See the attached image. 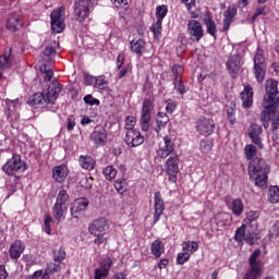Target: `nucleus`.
<instances>
[{
    "label": "nucleus",
    "instance_id": "obj_56",
    "mask_svg": "<svg viewBox=\"0 0 279 279\" xmlns=\"http://www.w3.org/2000/svg\"><path fill=\"white\" fill-rule=\"evenodd\" d=\"M260 217V214L258 211H248L246 214V219L245 221H248V223H252L253 221H256Z\"/></svg>",
    "mask_w": 279,
    "mask_h": 279
},
{
    "label": "nucleus",
    "instance_id": "obj_30",
    "mask_svg": "<svg viewBox=\"0 0 279 279\" xmlns=\"http://www.w3.org/2000/svg\"><path fill=\"white\" fill-rule=\"evenodd\" d=\"M29 106H47V96L45 93H36L32 99L28 100Z\"/></svg>",
    "mask_w": 279,
    "mask_h": 279
},
{
    "label": "nucleus",
    "instance_id": "obj_13",
    "mask_svg": "<svg viewBox=\"0 0 279 279\" xmlns=\"http://www.w3.org/2000/svg\"><path fill=\"white\" fill-rule=\"evenodd\" d=\"M226 64H227V71H229V74L231 75V77L236 78L239 76V73H241V70H242L241 54L236 53L229 57Z\"/></svg>",
    "mask_w": 279,
    "mask_h": 279
},
{
    "label": "nucleus",
    "instance_id": "obj_57",
    "mask_svg": "<svg viewBox=\"0 0 279 279\" xmlns=\"http://www.w3.org/2000/svg\"><path fill=\"white\" fill-rule=\"evenodd\" d=\"M96 80H97V77H95L88 73H84V81H85L86 86H93V84L95 85Z\"/></svg>",
    "mask_w": 279,
    "mask_h": 279
},
{
    "label": "nucleus",
    "instance_id": "obj_16",
    "mask_svg": "<svg viewBox=\"0 0 279 279\" xmlns=\"http://www.w3.org/2000/svg\"><path fill=\"white\" fill-rule=\"evenodd\" d=\"M12 64H14V54H12V48L7 47L3 54L0 56V80L3 78L2 71L11 69Z\"/></svg>",
    "mask_w": 279,
    "mask_h": 279
},
{
    "label": "nucleus",
    "instance_id": "obj_4",
    "mask_svg": "<svg viewBox=\"0 0 279 279\" xmlns=\"http://www.w3.org/2000/svg\"><path fill=\"white\" fill-rule=\"evenodd\" d=\"M66 202H69V194L66 191L61 190L53 206V217L57 221H60V219L64 217V213H66L68 209Z\"/></svg>",
    "mask_w": 279,
    "mask_h": 279
},
{
    "label": "nucleus",
    "instance_id": "obj_17",
    "mask_svg": "<svg viewBox=\"0 0 279 279\" xmlns=\"http://www.w3.org/2000/svg\"><path fill=\"white\" fill-rule=\"evenodd\" d=\"M125 143L129 147H138V145H143V143H145V137H143L141 131L130 130L126 131Z\"/></svg>",
    "mask_w": 279,
    "mask_h": 279
},
{
    "label": "nucleus",
    "instance_id": "obj_38",
    "mask_svg": "<svg viewBox=\"0 0 279 279\" xmlns=\"http://www.w3.org/2000/svg\"><path fill=\"white\" fill-rule=\"evenodd\" d=\"M268 199L271 204H278L279 202V187L272 186L268 191Z\"/></svg>",
    "mask_w": 279,
    "mask_h": 279
},
{
    "label": "nucleus",
    "instance_id": "obj_20",
    "mask_svg": "<svg viewBox=\"0 0 279 279\" xmlns=\"http://www.w3.org/2000/svg\"><path fill=\"white\" fill-rule=\"evenodd\" d=\"M187 32L197 43H199L204 36V28H202V24L195 20L189 22Z\"/></svg>",
    "mask_w": 279,
    "mask_h": 279
},
{
    "label": "nucleus",
    "instance_id": "obj_25",
    "mask_svg": "<svg viewBox=\"0 0 279 279\" xmlns=\"http://www.w3.org/2000/svg\"><path fill=\"white\" fill-rule=\"evenodd\" d=\"M223 32H228L230 29V25H232V22L234 21V17L236 16V7L231 5L223 12Z\"/></svg>",
    "mask_w": 279,
    "mask_h": 279
},
{
    "label": "nucleus",
    "instance_id": "obj_48",
    "mask_svg": "<svg viewBox=\"0 0 279 279\" xmlns=\"http://www.w3.org/2000/svg\"><path fill=\"white\" fill-rule=\"evenodd\" d=\"M110 267H112V259H110V257H107L100 262V269L102 271L110 274Z\"/></svg>",
    "mask_w": 279,
    "mask_h": 279
},
{
    "label": "nucleus",
    "instance_id": "obj_53",
    "mask_svg": "<svg viewBox=\"0 0 279 279\" xmlns=\"http://www.w3.org/2000/svg\"><path fill=\"white\" fill-rule=\"evenodd\" d=\"M150 29L155 36H158V34L162 32V20H157V22L153 24Z\"/></svg>",
    "mask_w": 279,
    "mask_h": 279
},
{
    "label": "nucleus",
    "instance_id": "obj_2",
    "mask_svg": "<svg viewBox=\"0 0 279 279\" xmlns=\"http://www.w3.org/2000/svg\"><path fill=\"white\" fill-rule=\"evenodd\" d=\"M109 228L110 227L108 226V220L106 218H98L89 225L88 231L90 232V234L96 236V239L94 240V243L96 245H101V243H106V238L104 235L108 232Z\"/></svg>",
    "mask_w": 279,
    "mask_h": 279
},
{
    "label": "nucleus",
    "instance_id": "obj_5",
    "mask_svg": "<svg viewBox=\"0 0 279 279\" xmlns=\"http://www.w3.org/2000/svg\"><path fill=\"white\" fill-rule=\"evenodd\" d=\"M64 7H60L50 14L51 29L54 34H62L64 27H66V24H64Z\"/></svg>",
    "mask_w": 279,
    "mask_h": 279
},
{
    "label": "nucleus",
    "instance_id": "obj_54",
    "mask_svg": "<svg viewBox=\"0 0 279 279\" xmlns=\"http://www.w3.org/2000/svg\"><path fill=\"white\" fill-rule=\"evenodd\" d=\"M174 88L179 90L180 95H184L185 87L184 84L182 83V77H177V80H174Z\"/></svg>",
    "mask_w": 279,
    "mask_h": 279
},
{
    "label": "nucleus",
    "instance_id": "obj_27",
    "mask_svg": "<svg viewBox=\"0 0 279 279\" xmlns=\"http://www.w3.org/2000/svg\"><path fill=\"white\" fill-rule=\"evenodd\" d=\"M25 252V244L23 242L16 240L10 247L9 254L11 258H21V254Z\"/></svg>",
    "mask_w": 279,
    "mask_h": 279
},
{
    "label": "nucleus",
    "instance_id": "obj_59",
    "mask_svg": "<svg viewBox=\"0 0 279 279\" xmlns=\"http://www.w3.org/2000/svg\"><path fill=\"white\" fill-rule=\"evenodd\" d=\"M108 274L106 270H101V268H97L95 270V279L108 278Z\"/></svg>",
    "mask_w": 279,
    "mask_h": 279
},
{
    "label": "nucleus",
    "instance_id": "obj_40",
    "mask_svg": "<svg viewBox=\"0 0 279 279\" xmlns=\"http://www.w3.org/2000/svg\"><path fill=\"white\" fill-rule=\"evenodd\" d=\"M197 250H199V244L197 242L183 243V252H190V254H193V252H197Z\"/></svg>",
    "mask_w": 279,
    "mask_h": 279
},
{
    "label": "nucleus",
    "instance_id": "obj_9",
    "mask_svg": "<svg viewBox=\"0 0 279 279\" xmlns=\"http://www.w3.org/2000/svg\"><path fill=\"white\" fill-rule=\"evenodd\" d=\"M264 101L268 104L279 105V90H278V81L268 80L266 81V95Z\"/></svg>",
    "mask_w": 279,
    "mask_h": 279
},
{
    "label": "nucleus",
    "instance_id": "obj_24",
    "mask_svg": "<svg viewBox=\"0 0 279 279\" xmlns=\"http://www.w3.org/2000/svg\"><path fill=\"white\" fill-rule=\"evenodd\" d=\"M241 99L243 108H252V105L254 104V89L252 86L247 85L244 87L241 93Z\"/></svg>",
    "mask_w": 279,
    "mask_h": 279
},
{
    "label": "nucleus",
    "instance_id": "obj_23",
    "mask_svg": "<svg viewBox=\"0 0 279 279\" xmlns=\"http://www.w3.org/2000/svg\"><path fill=\"white\" fill-rule=\"evenodd\" d=\"M162 213H165V201L162 199V195L160 194V192H156L154 223H158V221H160Z\"/></svg>",
    "mask_w": 279,
    "mask_h": 279
},
{
    "label": "nucleus",
    "instance_id": "obj_11",
    "mask_svg": "<svg viewBox=\"0 0 279 279\" xmlns=\"http://www.w3.org/2000/svg\"><path fill=\"white\" fill-rule=\"evenodd\" d=\"M196 131L202 136H210V134L215 132V122L213 121V119L201 117L196 121Z\"/></svg>",
    "mask_w": 279,
    "mask_h": 279
},
{
    "label": "nucleus",
    "instance_id": "obj_10",
    "mask_svg": "<svg viewBox=\"0 0 279 279\" xmlns=\"http://www.w3.org/2000/svg\"><path fill=\"white\" fill-rule=\"evenodd\" d=\"M260 256V250H255L250 259V267L251 270L246 272L243 279H256L258 276H260V264L258 263V257Z\"/></svg>",
    "mask_w": 279,
    "mask_h": 279
},
{
    "label": "nucleus",
    "instance_id": "obj_60",
    "mask_svg": "<svg viewBox=\"0 0 279 279\" xmlns=\"http://www.w3.org/2000/svg\"><path fill=\"white\" fill-rule=\"evenodd\" d=\"M114 189L118 193H123L125 191V181H116Z\"/></svg>",
    "mask_w": 279,
    "mask_h": 279
},
{
    "label": "nucleus",
    "instance_id": "obj_1",
    "mask_svg": "<svg viewBox=\"0 0 279 279\" xmlns=\"http://www.w3.org/2000/svg\"><path fill=\"white\" fill-rule=\"evenodd\" d=\"M269 171V165L263 158L255 157L248 165V175L258 189H267Z\"/></svg>",
    "mask_w": 279,
    "mask_h": 279
},
{
    "label": "nucleus",
    "instance_id": "obj_22",
    "mask_svg": "<svg viewBox=\"0 0 279 279\" xmlns=\"http://www.w3.org/2000/svg\"><path fill=\"white\" fill-rule=\"evenodd\" d=\"M90 140L95 145H105L108 141V133L106 129L102 126H97L95 131L90 135Z\"/></svg>",
    "mask_w": 279,
    "mask_h": 279
},
{
    "label": "nucleus",
    "instance_id": "obj_41",
    "mask_svg": "<svg viewBox=\"0 0 279 279\" xmlns=\"http://www.w3.org/2000/svg\"><path fill=\"white\" fill-rule=\"evenodd\" d=\"M104 175L106 180H114V178H117V169H114L112 166H108L104 170Z\"/></svg>",
    "mask_w": 279,
    "mask_h": 279
},
{
    "label": "nucleus",
    "instance_id": "obj_62",
    "mask_svg": "<svg viewBox=\"0 0 279 279\" xmlns=\"http://www.w3.org/2000/svg\"><path fill=\"white\" fill-rule=\"evenodd\" d=\"M244 241L248 243V245H254V243H256V235L248 233L244 236Z\"/></svg>",
    "mask_w": 279,
    "mask_h": 279
},
{
    "label": "nucleus",
    "instance_id": "obj_14",
    "mask_svg": "<svg viewBox=\"0 0 279 279\" xmlns=\"http://www.w3.org/2000/svg\"><path fill=\"white\" fill-rule=\"evenodd\" d=\"M264 110L260 113V121L264 128H267V122L271 121L272 117H276V110H278V105L274 102L263 101Z\"/></svg>",
    "mask_w": 279,
    "mask_h": 279
},
{
    "label": "nucleus",
    "instance_id": "obj_6",
    "mask_svg": "<svg viewBox=\"0 0 279 279\" xmlns=\"http://www.w3.org/2000/svg\"><path fill=\"white\" fill-rule=\"evenodd\" d=\"M2 169L7 175H14V173H23L27 168L25 167V162L21 160V156L13 155V157L5 162Z\"/></svg>",
    "mask_w": 279,
    "mask_h": 279
},
{
    "label": "nucleus",
    "instance_id": "obj_64",
    "mask_svg": "<svg viewBox=\"0 0 279 279\" xmlns=\"http://www.w3.org/2000/svg\"><path fill=\"white\" fill-rule=\"evenodd\" d=\"M185 3L189 12L193 14V8H195V0H182Z\"/></svg>",
    "mask_w": 279,
    "mask_h": 279
},
{
    "label": "nucleus",
    "instance_id": "obj_49",
    "mask_svg": "<svg viewBox=\"0 0 279 279\" xmlns=\"http://www.w3.org/2000/svg\"><path fill=\"white\" fill-rule=\"evenodd\" d=\"M213 149V143L210 141L203 140L201 142V151L208 154Z\"/></svg>",
    "mask_w": 279,
    "mask_h": 279
},
{
    "label": "nucleus",
    "instance_id": "obj_58",
    "mask_svg": "<svg viewBox=\"0 0 279 279\" xmlns=\"http://www.w3.org/2000/svg\"><path fill=\"white\" fill-rule=\"evenodd\" d=\"M128 73H132V66L126 65L124 66L118 74L119 80H123Z\"/></svg>",
    "mask_w": 279,
    "mask_h": 279
},
{
    "label": "nucleus",
    "instance_id": "obj_63",
    "mask_svg": "<svg viewBox=\"0 0 279 279\" xmlns=\"http://www.w3.org/2000/svg\"><path fill=\"white\" fill-rule=\"evenodd\" d=\"M75 128V118H73V116H70L68 118V125L66 129L69 132L73 131V129Z\"/></svg>",
    "mask_w": 279,
    "mask_h": 279
},
{
    "label": "nucleus",
    "instance_id": "obj_50",
    "mask_svg": "<svg viewBox=\"0 0 279 279\" xmlns=\"http://www.w3.org/2000/svg\"><path fill=\"white\" fill-rule=\"evenodd\" d=\"M189 258H191V254L187 251H185V253H179L177 262L179 265H184L186 260H189Z\"/></svg>",
    "mask_w": 279,
    "mask_h": 279
},
{
    "label": "nucleus",
    "instance_id": "obj_45",
    "mask_svg": "<svg viewBox=\"0 0 279 279\" xmlns=\"http://www.w3.org/2000/svg\"><path fill=\"white\" fill-rule=\"evenodd\" d=\"M245 236H246V234H245V225H242L240 228L236 229L234 239H235V241L241 243V242L244 241Z\"/></svg>",
    "mask_w": 279,
    "mask_h": 279
},
{
    "label": "nucleus",
    "instance_id": "obj_61",
    "mask_svg": "<svg viewBox=\"0 0 279 279\" xmlns=\"http://www.w3.org/2000/svg\"><path fill=\"white\" fill-rule=\"evenodd\" d=\"M48 271H50V274H56V272L60 271V263H58V264L50 263L48 265Z\"/></svg>",
    "mask_w": 279,
    "mask_h": 279
},
{
    "label": "nucleus",
    "instance_id": "obj_29",
    "mask_svg": "<svg viewBox=\"0 0 279 279\" xmlns=\"http://www.w3.org/2000/svg\"><path fill=\"white\" fill-rule=\"evenodd\" d=\"M232 221V215L228 213H219L216 215V223L220 228H226V226H230Z\"/></svg>",
    "mask_w": 279,
    "mask_h": 279
},
{
    "label": "nucleus",
    "instance_id": "obj_43",
    "mask_svg": "<svg viewBox=\"0 0 279 279\" xmlns=\"http://www.w3.org/2000/svg\"><path fill=\"white\" fill-rule=\"evenodd\" d=\"M205 25L207 27V32L211 36H215V34L217 32V26L215 25V21H213V19H210V17H207V19H205Z\"/></svg>",
    "mask_w": 279,
    "mask_h": 279
},
{
    "label": "nucleus",
    "instance_id": "obj_51",
    "mask_svg": "<svg viewBox=\"0 0 279 279\" xmlns=\"http://www.w3.org/2000/svg\"><path fill=\"white\" fill-rule=\"evenodd\" d=\"M51 215L45 214V232L46 234H51Z\"/></svg>",
    "mask_w": 279,
    "mask_h": 279
},
{
    "label": "nucleus",
    "instance_id": "obj_15",
    "mask_svg": "<svg viewBox=\"0 0 279 279\" xmlns=\"http://www.w3.org/2000/svg\"><path fill=\"white\" fill-rule=\"evenodd\" d=\"M167 173L170 182H178V173L180 172V159L178 156L170 157L167 162Z\"/></svg>",
    "mask_w": 279,
    "mask_h": 279
},
{
    "label": "nucleus",
    "instance_id": "obj_26",
    "mask_svg": "<svg viewBox=\"0 0 279 279\" xmlns=\"http://www.w3.org/2000/svg\"><path fill=\"white\" fill-rule=\"evenodd\" d=\"M165 145L157 150L159 158H168L170 154H173V142L170 136L163 137Z\"/></svg>",
    "mask_w": 279,
    "mask_h": 279
},
{
    "label": "nucleus",
    "instance_id": "obj_21",
    "mask_svg": "<svg viewBox=\"0 0 279 279\" xmlns=\"http://www.w3.org/2000/svg\"><path fill=\"white\" fill-rule=\"evenodd\" d=\"M88 208V199L80 198L73 203L71 207V215L74 219H78L84 214V210Z\"/></svg>",
    "mask_w": 279,
    "mask_h": 279
},
{
    "label": "nucleus",
    "instance_id": "obj_44",
    "mask_svg": "<svg viewBox=\"0 0 279 279\" xmlns=\"http://www.w3.org/2000/svg\"><path fill=\"white\" fill-rule=\"evenodd\" d=\"M64 258H66V252H64V250L59 248V250H54L53 251V260L54 263H62V260H64Z\"/></svg>",
    "mask_w": 279,
    "mask_h": 279
},
{
    "label": "nucleus",
    "instance_id": "obj_55",
    "mask_svg": "<svg viewBox=\"0 0 279 279\" xmlns=\"http://www.w3.org/2000/svg\"><path fill=\"white\" fill-rule=\"evenodd\" d=\"M172 73L174 75V80H178V77H182V73H184V66L173 65Z\"/></svg>",
    "mask_w": 279,
    "mask_h": 279
},
{
    "label": "nucleus",
    "instance_id": "obj_31",
    "mask_svg": "<svg viewBox=\"0 0 279 279\" xmlns=\"http://www.w3.org/2000/svg\"><path fill=\"white\" fill-rule=\"evenodd\" d=\"M156 123L157 128L155 129V131L157 132V134H159L161 130H165L167 128V123H169V116H167V113L165 112H158Z\"/></svg>",
    "mask_w": 279,
    "mask_h": 279
},
{
    "label": "nucleus",
    "instance_id": "obj_46",
    "mask_svg": "<svg viewBox=\"0 0 279 279\" xmlns=\"http://www.w3.org/2000/svg\"><path fill=\"white\" fill-rule=\"evenodd\" d=\"M167 5H159L156 9V16L158 21H162V19H165V16H167Z\"/></svg>",
    "mask_w": 279,
    "mask_h": 279
},
{
    "label": "nucleus",
    "instance_id": "obj_7",
    "mask_svg": "<svg viewBox=\"0 0 279 279\" xmlns=\"http://www.w3.org/2000/svg\"><path fill=\"white\" fill-rule=\"evenodd\" d=\"M154 111V102L151 99H145L142 106L141 116V128L142 132H147L149 130V123H151V112Z\"/></svg>",
    "mask_w": 279,
    "mask_h": 279
},
{
    "label": "nucleus",
    "instance_id": "obj_3",
    "mask_svg": "<svg viewBox=\"0 0 279 279\" xmlns=\"http://www.w3.org/2000/svg\"><path fill=\"white\" fill-rule=\"evenodd\" d=\"M255 80L263 84L265 82V75H267V61L263 56V50H257L254 57V70Z\"/></svg>",
    "mask_w": 279,
    "mask_h": 279
},
{
    "label": "nucleus",
    "instance_id": "obj_35",
    "mask_svg": "<svg viewBox=\"0 0 279 279\" xmlns=\"http://www.w3.org/2000/svg\"><path fill=\"white\" fill-rule=\"evenodd\" d=\"M131 49L134 53L141 56L143 49H145V41L143 39H133L131 41Z\"/></svg>",
    "mask_w": 279,
    "mask_h": 279
},
{
    "label": "nucleus",
    "instance_id": "obj_42",
    "mask_svg": "<svg viewBox=\"0 0 279 279\" xmlns=\"http://www.w3.org/2000/svg\"><path fill=\"white\" fill-rule=\"evenodd\" d=\"M107 86H108V80H106V76L96 77V83L94 87L98 88V90H106Z\"/></svg>",
    "mask_w": 279,
    "mask_h": 279
},
{
    "label": "nucleus",
    "instance_id": "obj_19",
    "mask_svg": "<svg viewBox=\"0 0 279 279\" xmlns=\"http://www.w3.org/2000/svg\"><path fill=\"white\" fill-rule=\"evenodd\" d=\"M60 93H62V85L56 81L50 83L47 93H44L47 98V104H56Z\"/></svg>",
    "mask_w": 279,
    "mask_h": 279
},
{
    "label": "nucleus",
    "instance_id": "obj_18",
    "mask_svg": "<svg viewBox=\"0 0 279 279\" xmlns=\"http://www.w3.org/2000/svg\"><path fill=\"white\" fill-rule=\"evenodd\" d=\"M23 27V15L21 12H13L7 20V29L9 32H19Z\"/></svg>",
    "mask_w": 279,
    "mask_h": 279
},
{
    "label": "nucleus",
    "instance_id": "obj_8",
    "mask_svg": "<svg viewBox=\"0 0 279 279\" xmlns=\"http://www.w3.org/2000/svg\"><path fill=\"white\" fill-rule=\"evenodd\" d=\"M90 8H93V0H76L74 3V14L76 21H84L90 13Z\"/></svg>",
    "mask_w": 279,
    "mask_h": 279
},
{
    "label": "nucleus",
    "instance_id": "obj_52",
    "mask_svg": "<svg viewBox=\"0 0 279 279\" xmlns=\"http://www.w3.org/2000/svg\"><path fill=\"white\" fill-rule=\"evenodd\" d=\"M84 101L85 104H87L88 106H99V99L93 97V95H86L84 96Z\"/></svg>",
    "mask_w": 279,
    "mask_h": 279
},
{
    "label": "nucleus",
    "instance_id": "obj_28",
    "mask_svg": "<svg viewBox=\"0 0 279 279\" xmlns=\"http://www.w3.org/2000/svg\"><path fill=\"white\" fill-rule=\"evenodd\" d=\"M66 175H69V170H66L65 166H58L52 170V178L56 182H64Z\"/></svg>",
    "mask_w": 279,
    "mask_h": 279
},
{
    "label": "nucleus",
    "instance_id": "obj_39",
    "mask_svg": "<svg viewBox=\"0 0 279 279\" xmlns=\"http://www.w3.org/2000/svg\"><path fill=\"white\" fill-rule=\"evenodd\" d=\"M256 146L254 144H248L244 147V154L247 160H254L256 158Z\"/></svg>",
    "mask_w": 279,
    "mask_h": 279
},
{
    "label": "nucleus",
    "instance_id": "obj_47",
    "mask_svg": "<svg viewBox=\"0 0 279 279\" xmlns=\"http://www.w3.org/2000/svg\"><path fill=\"white\" fill-rule=\"evenodd\" d=\"M134 125H136V118L134 116H129L125 118V130L130 132V130H134Z\"/></svg>",
    "mask_w": 279,
    "mask_h": 279
},
{
    "label": "nucleus",
    "instance_id": "obj_36",
    "mask_svg": "<svg viewBox=\"0 0 279 279\" xmlns=\"http://www.w3.org/2000/svg\"><path fill=\"white\" fill-rule=\"evenodd\" d=\"M5 106L8 108L7 117H12V112H15L16 108L21 107V102H19V99H5Z\"/></svg>",
    "mask_w": 279,
    "mask_h": 279
},
{
    "label": "nucleus",
    "instance_id": "obj_12",
    "mask_svg": "<svg viewBox=\"0 0 279 279\" xmlns=\"http://www.w3.org/2000/svg\"><path fill=\"white\" fill-rule=\"evenodd\" d=\"M248 138H251L252 143L256 145L259 149H263V126L256 123H252L247 129Z\"/></svg>",
    "mask_w": 279,
    "mask_h": 279
},
{
    "label": "nucleus",
    "instance_id": "obj_33",
    "mask_svg": "<svg viewBox=\"0 0 279 279\" xmlns=\"http://www.w3.org/2000/svg\"><path fill=\"white\" fill-rule=\"evenodd\" d=\"M162 252H165V245L160 240L154 241L151 244V254H154L156 258H160V256H162Z\"/></svg>",
    "mask_w": 279,
    "mask_h": 279
},
{
    "label": "nucleus",
    "instance_id": "obj_32",
    "mask_svg": "<svg viewBox=\"0 0 279 279\" xmlns=\"http://www.w3.org/2000/svg\"><path fill=\"white\" fill-rule=\"evenodd\" d=\"M243 208H245V206L243 205V201L236 198L231 202V210L236 217L243 215Z\"/></svg>",
    "mask_w": 279,
    "mask_h": 279
},
{
    "label": "nucleus",
    "instance_id": "obj_37",
    "mask_svg": "<svg viewBox=\"0 0 279 279\" xmlns=\"http://www.w3.org/2000/svg\"><path fill=\"white\" fill-rule=\"evenodd\" d=\"M236 105H232L230 107L227 106V119L231 123V125H234L236 123Z\"/></svg>",
    "mask_w": 279,
    "mask_h": 279
},
{
    "label": "nucleus",
    "instance_id": "obj_34",
    "mask_svg": "<svg viewBox=\"0 0 279 279\" xmlns=\"http://www.w3.org/2000/svg\"><path fill=\"white\" fill-rule=\"evenodd\" d=\"M80 162L81 167H83V169H87L88 171L95 168V160H93V157L90 156H81Z\"/></svg>",
    "mask_w": 279,
    "mask_h": 279
}]
</instances>
